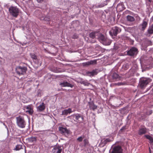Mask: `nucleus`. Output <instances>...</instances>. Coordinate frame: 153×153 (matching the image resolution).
I'll list each match as a JSON object with an SVG mask.
<instances>
[{
	"mask_svg": "<svg viewBox=\"0 0 153 153\" xmlns=\"http://www.w3.org/2000/svg\"><path fill=\"white\" fill-rule=\"evenodd\" d=\"M152 90H153V88L152 89Z\"/></svg>",
	"mask_w": 153,
	"mask_h": 153,
	"instance_id": "a19ab883",
	"label": "nucleus"
},
{
	"mask_svg": "<svg viewBox=\"0 0 153 153\" xmlns=\"http://www.w3.org/2000/svg\"><path fill=\"white\" fill-rule=\"evenodd\" d=\"M61 146H56L54 147L52 150V153H61L62 151Z\"/></svg>",
	"mask_w": 153,
	"mask_h": 153,
	"instance_id": "9d476101",
	"label": "nucleus"
},
{
	"mask_svg": "<svg viewBox=\"0 0 153 153\" xmlns=\"http://www.w3.org/2000/svg\"><path fill=\"white\" fill-rule=\"evenodd\" d=\"M36 139L35 137H31L29 139V141L31 142H36Z\"/></svg>",
	"mask_w": 153,
	"mask_h": 153,
	"instance_id": "7c9ffc66",
	"label": "nucleus"
},
{
	"mask_svg": "<svg viewBox=\"0 0 153 153\" xmlns=\"http://www.w3.org/2000/svg\"><path fill=\"white\" fill-rule=\"evenodd\" d=\"M111 141L110 139L108 138H106V139H105L103 140L102 141V143L104 144H106L108 142H109Z\"/></svg>",
	"mask_w": 153,
	"mask_h": 153,
	"instance_id": "bb28decb",
	"label": "nucleus"
},
{
	"mask_svg": "<svg viewBox=\"0 0 153 153\" xmlns=\"http://www.w3.org/2000/svg\"><path fill=\"white\" fill-rule=\"evenodd\" d=\"M9 11L11 16L16 18L19 15L20 10L16 6H11L9 7Z\"/></svg>",
	"mask_w": 153,
	"mask_h": 153,
	"instance_id": "f257e3e1",
	"label": "nucleus"
},
{
	"mask_svg": "<svg viewBox=\"0 0 153 153\" xmlns=\"http://www.w3.org/2000/svg\"><path fill=\"white\" fill-rule=\"evenodd\" d=\"M25 108L27 110L26 111V112H28L30 114H32L33 112V107L31 105H28L25 106Z\"/></svg>",
	"mask_w": 153,
	"mask_h": 153,
	"instance_id": "1a4fd4ad",
	"label": "nucleus"
},
{
	"mask_svg": "<svg viewBox=\"0 0 153 153\" xmlns=\"http://www.w3.org/2000/svg\"><path fill=\"white\" fill-rule=\"evenodd\" d=\"M99 33L96 32H92L89 34V36L92 39H94L96 36H98Z\"/></svg>",
	"mask_w": 153,
	"mask_h": 153,
	"instance_id": "aec40b11",
	"label": "nucleus"
},
{
	"mask_svg": "<svg viewBox=\"0 0 153 153\" xmlns=\"http://www.w3.org/2000/svg\"><path fill=\"white\" fill-rule=\"evenodd\" d=\"M30 57L33 59H36L37 58L36 56L33 53L30 54Z\"/></svg>",
	"mask_w": 153,
	"mask_h": 153,
	"instance_id": "c756f323",
	"label": "nucleus"
},
{
	"mask_svg": "<svg viewBox=\"0 0 153 153\" xmlns=\"http://www.w3.org/2000/svg\"><path fill=\"white\" fill-rule=\"evenodd\" d=\"M27 70V68L24 66H17L16 69V73L19 75L25 74Z\"/></svg>",
	"mask_w": 153,
	"mask_h": 153,
	"instance_id": "423d86ee",
	"label": "nucleus"
},
{
	"mask_svg": "<svg viewBox=\"0 0 153 153\" xmlns=\"http://www.w3.org/2000/svg\"><path fill=\"white\" fill-rule=\"evenodd\" d=\"M83 142L85 145H86L88 143V141L87 139H85L83 140Z\"/></svg>",
	"mask_w": 153,
	"mask_h": 153,
	"instance_id": "72a5a7b5",
	"label": "nucleus"
},
{
	"mask_svg": "<svg viewBox=\"0 0 153 153\" xmlns=\"http://www.w3.org/2000/svg\"><path fill=\"white\" fill-rule=\"evenodd\" d=\"M88 76H91L94 75H96L97 74V72L96 70H94L91 72H86Z\"/></svg>",
	"mask_w": 153,
	"mask_h": 153,
	"instance_id": "a211bd4d",
	"label": "nucleus"
},
{
	"mask_svg": "<svg viewBox=\"0 0 153 153\" xmlns=\"http://www.w3.org/2000/svg\"><path fill=\"white\" fill-rule=\"evenodd\" d=\"M88 105L90 109L94 111L97 108V106L93 102H89Z\"/></svg>",
	"mask_w": 153,
	"mask_h": 153,
	"instance_id": "4468645a",
	"label": "nucleus"
},
{
	"mask_svg": "<svg viewBox=\"0 0 153 153\" xmlns=\"http://www.w3.org/2000/svg\"><path fill=\"white\" fill-rule=\"evenodd\" d=\"M98 36L99 41L104 45H108L111 44V40L106 38L104 35L99 33Z\"/></svg>",
	"mask_w": 153,
	"mask_h": 153,
	"instance_id": "7ed1b4c3",
	"label": "nucleus"
},
{
	"mask_svg": "<svg viewBox=\"0 0 153 153\" xmlns=\"http://www.w3.org/2000/svg\"><path fill=\"white\" fill-rule=\"evenodd\" d=\"M150 82L149 79L146 78L141 79L140 80L139 82L140 86L142 88H143L145 87Z\"/></svg>",
	"mask_w": 153,
	"mask_h": 153,
	"instance_id": "39448f33",
	"label": "nucleus"
},
{
	"mask_svg": "<svg viewBox=\"0 0 153 153\" xmlns=\"http://www.w3.org/2000/svg\"><path fill=\"white\" fill-rule=\"evenodd\" d=\"M81 83L85 86H88L90 83L87 80H83L81 82Z\"/></svg>",
	"mask_w": 153,
	"mask_h": 153,
	"instance_id": "cd10ccee",
	"label": "nucleus"
},
{
	"mask_svg": "<svg viewBox=\"0 0 153 153\" xmlns=\"http://www.w3.org/2000/svg\"><path fill=\"white\" fill-rule=\"evenodd\" d=\"M117 84L118 85H124V84L123 82H120V83H117Z\"/></svg>",
	"mask_w": 153,
	"mask_h": 153,
	"instance_id": "f704fd0d",
	"label": "nucleus"
},
{
	"mask_svg": "<svg viewBox=\"0 0 153 153\" xmlns=\"http://www.w3.org/2000/svg\"><path fill=\"white\" fill-rule=\"evenodd\" d=\"M45 108V104L43 102L37 107V111H44Z\"/></svg>",
	"mask_w": 153,
	"mask_h": 153,
	"instance_id": "2eb2a0df",
	"label": "nucleus"
},
{
	"mask_svg": "<svg viewBox=\"0 0 153 153\" xmlns=\"http://www.w3.org/2000/svg\"><path fill=\"white\" fill-rule=\"evenodd\" d=\"M1 123L3 124V125L5 126L6 128H7V126L4 123H3L2 122H1Z\"/></svg>",
	"mask_w": 153,
	"mask_h": 153,
	"instance_id": "58836bf2",
	"label": "nucleus"
},
{
	"mask_svg": "<svg viewBox=\"0 0 153 153\" xmlns=\"http://www.w3.org/2000/svg\"><path fill=\"white\" fill-rule=\"evenodd\" d=\"M73 111L71 108H68L67 109H65L62 111V115H67L68 114H70Z\"/></svg>",
	"mask_w": 153,
	"mask_h": 153,
	"instance_id": "dca6fc26",
	"label": "nucleus"
},
{
	"mask_svg": "<svg viewBox=\"0 0 153 153\" xmlns=\"http://www.w3.org/2000/svg\"><path fill=\"white\" fill-rule=\"evenodd\" d=\"M59 85L61 87H63L66 86L72 87V85L67 82H61L60 83Z\"/></svg>",
	"mask_w": 153,
	"mask_h": 153,
	"instance_id": "f3484780",
	"label": "nucleus"
},
{
	"mask_svg": "<svg viewBox=\"0 0 153 153\" xmlns=\"http://www.w3.org/2000/svg\"><path fill=\"white\" fill-rule=\"evenodd\" d=\"M138 53L137 49L135 47H133L127 51V54L129 56H136Z\"/></svg>",
	"mask_w": 153,
	"mask_h": 153,
	"instance_id": "6e6552de",
	"label": "nucleus"
},
{
	"mask_svg": "<svg viewBox=\"0 0 153 153\" xmlns=\"http://www.w3.org/2000/svg\"><path fill=\"white\" fill-rule=\"evenodd\" d=\"M127 18L128 21L130 22H133L135 20V19L133 17L129 15L127 16Z\"/></svg>",
	"mask_w": 153,
	"mask_h": 153,
	"instance_id": "b1692460",
	"label": "nucleus"
},
{
	"mask_svg": "<svg viewBox=\"0 0 153 153\" xmlns=\"http://www.w3.org/2000/svg\"><path fill=\"white\" fill-rule=\"evenodd\" d=\"M112 77L113 79H116L120 78L119 76L116 73H114L112 75Z\"/></svg>",
	"mask_w": 153,
	"mask_h": 153,
	"instance_id": "5701e85b",
	"label": "nucleus"
},
{
	"mask_svg": "<svg viewBox=\"0 0 153 153\" xmlns=\"http://www.w3.org/2000/svg\"><path fill=\"white\" fill-rule=\"evenodd\" d=\"M37 2L39 3H40L43 1V0H37Z\"/></svg>",
	"mask_w": 153,
	"mask_h": 153,
	"instance_id": "e433bc0d",
	"label": "nucleus"
},
{
	"mask_svg": "<svg viewBox=\"0 0 153 153\" xmlns=\"http://www.w3.org/2000/svg\"><path fill=\"white\" fill-rule=\"evenodd\" d=\"M147 32L149 34L153 33V24L149 27L147 30Z\"/></svg>",
	"mask_w": 153,
	"mask_h": 153,
	"instance_id": "4be33fe9",
	"label": "nucleus"
},
{
	"mask_svg": "<svg viewBox=\"0 0 153 153\" xmlns=\"http://www.w3.org/2000/svg\"><path fill=\"white\" fill-rule=\"evenodd\" d=\"M16 123L18 126L20 128H24L26 126V122L24 118L21 116L16 117Z\"/></svg>",
	"mask_w": 153,
	"mask_h": 153,
	"instance_id": "20e7f679",
	"label": "nucleus"
},
{
	"mask_svg": "<svg viewBox=\"0 0 153 153\" xmlns=\"http://www.w3.org/2000/svg\"><path fill=\"white\" fill-rule=\"evenodd\" d=\"M151 21H153V16H152L151 18Z\"/></svg>",
	"mask_w": 153,
	"mask_h": 153,
	"instance_id": "ea45409f",
	"label": "nucleus"
},
{
	"mask_svg": "<svg viewBox=\"0 0 153 153\" xmlns=\"http://www.w3.org/2000/svg\"><path fill=\"white\" fill-rule=\"evenodd\" d=\"M145 136L149 140L150 143H152L153 142V138L152 137L148 135H145Z\"/></svg>",
	"mask_w": 153,
	"mask_h": 153,
	"instance_id": "393cba45",
	"label": "nucleus"
},
{
	"mask_svg": "<svg viewBox=\"0 0 153 153\" xmlns=\"http://www.w3.org/2000/svg\"><path fill=\"white\" fill-rule=\"evenodd\" d=\"M104 6V5H103V4H101L100 5H99L98 6V7H103Z\"/></svg>",
	"mask_w": 153,
	"mask_h": 153,
	"instance_id": "4c0bfd02",
	"label": "nucleus"
},
{
	"mask_svg": "<svg viewBox=\"0 0 153 153\" xmlns=\"http://www.w3.org/2000/svg\"><path fill=\"white\" fill-rule=\"evenodd\" d=\"M121 31V30L119 27H115L112 28L111 30L109 31V33L111 36H116Z\"/></svg>",
	"mask_w": 153,
	"mask_h": 153,
	"instance_id": "0eeeda50",
	"label": "nucleus"
},
{
	"mask_svg": "<svg viewBox=\"0 0 153 153\" xmlns=\"http://www.w3.org/2000/svg\"><path fill=\"white\" fill-rule=\"evenodd\" d=\"M146 128H140L138 131V134L139 135H142L146 133Z\"/></svg>",
	"mask_w": 153,
	"mask_h": 153,
	"instance_id": "6ab92c4d",
	"label": "nucleus"
},
{
	"mask_svg": "<svg viewBox=\"0 0 153 153\" xmlns=\"http://www.w3.org/2000/svg\"><path fill=\"white\" fill-rule=\"evenodd\" d=\"M22 145H17L16 146V148L14 149V150L16 151H19L20 149H22Z\"/></svg>",
	"mask_w": 153,
	"mask_h": 153,
	"instance_id": "a878e982",
	"label": "nucleus"
},
{
	"mask_svg": "<svg viewBox=\"0 0 153 153\" xmlns=\"http://www.w3.org/2000/svg\"><path fill=\"white\" fill-rule=\"evenodd\" d=\"M84 138V136H81L80 137H78L77 139V140L79 142H81L82 140Z\"/></svg>",
	"mask_w": 153,
	"mask_h": 153,
	"instance_id": "2f4dec72",
	"label": "nucleus"
},
{
	"mask_svg": "<svg viewBox=\"0 0 153 153\" xmlns=\"http://www.w3.org/2000/svg\"><path fill=\"white\" fill-rule=\"evenodd\" d=\"M146 5L148 6H150L153 2L152 0H146Z\"/></svg>",
	"mask_w": 153,
	"mask_h": 153,
	"instance_id": "c85d7f7f",
	"label": "nucleus"
},
{
	"mask_svg": "<svg viewBox=\"0 0 153 153\" xmlns=\"http://www.w3.org/2000/svg\"><path fill=\"white\" fill-rule=\"evenodd\" d=\"M59 130L60 133L62 134H68L70 133V131L68 130L66 128L60 127L59 128Z\"/></svg>",
	"mask_w": 153,
	"mask_h": 153,
	"instance_id": "9b49d317",
	"label": "nucleus"
},
{
	"mask_svg": "<svg viewBox=\"0 0 153 153\" xmlns=\"http://www.w3.org/2000/svg\"><path fill=\"white\" fill-rule=\"evenodd\" d=\"M97 63V60H91L90 61L87 62L85 64L86 65H91L96 64Z\"/></svg>",
	"mask_w": 153,
	"mask_h": 153,
	"instance_id": "412c9836",
	"label": "nucleus"
},
{
	"mask_svg": "<svg viewBox=\"0 0 153 153\" xmlns=\"http://www.w3.org/2000/svg\"><path fill=\"white\" fill-rule=\"evenodd\" d=\"M148 22L145 20H143L140 26L141 27V29L142 30H144L148 25Z\"/></svg>",
	"mask_w": 153,
	"mask_h": 153,
	"instance_id": "ddd939ff",
	"label": "nucleus"
},
{
	"mask_svg": "<svg viewBox=\"0 0 153 153\" xmlns=\"http://www.w3.org/2000/svg\"><path fill=\"white\" fill-rule=\"evenodd\" d=\"M78 37V35L76 33L74 34L71 37L72 38L74 39H77Z\"/></svg>",
	"mask_w": 153,
	"mask_h": 153,
	"instance_id": "473e14b6",
	"label": "nucleus"
},
{
	"mask_svg": "<svg viewBox=\"0 0 153 153\" xmlns=\"http://www.w3.org/2000/svg\"><path fill=\"white\" fill-rule=\"evenodd\" d=\"M109 153H123V149L121 146L114 144L111 146Z\"/></svg>",
	"mask_w": 153,
	"mask_h": 153,
	"instance_id": "f03ea898",
	"label": "nucleus"
},
{
	"mask_svg": "<svg viewBox=\"0 0 153 153\" xmlns=\"http://www.w3.org/2000/svg\"><path fill=\"white\" fill-rule=\"evenodd\" d=\"M75 117L76 120H78L80 122H82L84 120L83 117L79 114H76L74 115Z\"/></svg>",
	"mask_w": 153,
	"mask_h": 153,
	"instance_id": "f8f14e48",
	"label": "nucleus"
},
{
	"mask_svg": "<svg viewBox=\"0 0 153 153\" xmlns=\"http://www.w3.org/2000/svg\"><path fill=\"white\" fill-rule=\"evenodd\" d=\"M126 128V126H123L122 128L120 129L121 131H122L124 129H125Z\"/></svg>",
	"mask_w": 153,
	"mask_h": 153,
	"instance_id": "c9c22d12",
	"label": "nucleus"
}]
</instances>
